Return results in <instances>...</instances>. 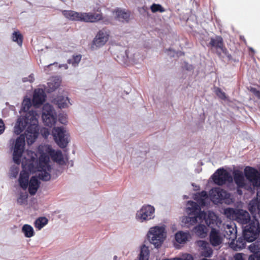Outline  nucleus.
<instances>
[{
    "label": "nucleus",
    "mask_w": 260,
    "mask_h": 260,
    "mask_svg": "<svg viewBox=\"0 0 260 260\" xmlns=\"http://www.w3.org/2000/svg\"><path fill=\"white\" fill-rule=\"evenodd\" d=\"M31 106L29 99L24 100L22 104L21 111L25 112V115L19 117L14 126V133L20 135L26 129L24 134H21L15 140L13 152L14 162L19 165L21 158L24 152L25 139L28 145L32 144L39 135L38 121L36 117L37 113L31 110L27 112Z\"/></svg>",
    "instance_id": "nucleus-1"
},
{
    "label": "nucleus",
    "mask_w": 260,
    "mask_h": 260,
    "mask_svg": "<svg viewBox=\"0 0 260 260\" xmlns=\"http://www.w3.org/2000/svg\"><path fill=\"white\" fill-rule=\"evenodd\" d=\"M194 200L197 201V203L192 201L187 202L186 212L188 215L195 214L198 220L200 221H205L207 213L204 211H201V208L208 205V194L206 191H202L195 195Z\"/></svg>",
    "instance_id": "nucleus-2"
},
{
    "label": "nucleus",
    "mask_w": 260,
    "mask_h": 260,
    "mask_svg": "<svg viewBox=\"0 0 260 260\" xmlns=\"http://www.w3.org/2000/svg\"><path fill=\"white\" fill-rule=\"evenodd\" d=\"M147 237L155 248H159L166 237L165 228L158 226L151 228L147 234Z\"/></svg>",
    "instance_id": "nucleus-3"
},
{
    "label": "nucleus",
    "mask_w": 260,
    "mask_h": 260,
    "mask_svg": "<svg viewBox=\"0 0 260 260\" xmlns=\"http://www.w3.org/2000/svg\"><path fill=\"white\" fill-rule=\"evenodd\" d=\"M49 157L44 153L41 154L39 158L38 171L39 178L43 181H49L51 179L50 172L52 170L51 166L49 164Z\"/></svg>",
    "instance_id": "nucleus-4"
},
{
    "label": "nucleus",
    "mask_w": 260,
    "mask_h": 260,
    "mask_svg": "<svg viewBox=\"0 0 260 260\" xmlns=\"http://www.w3.org/2000/svg\"><path fill=\"white\" fill-rule=\"evenodd\" d=\"M260 234V223L255 217L244 226L243 236L247 242H253Z\"/></svg>",
    "instance_id": "nucleus-5"
},
{
    "label": "nucleus",
    "mask_w": 260,
    "mask_h": 260,
    "mask_svg": "<svg viewBox=\"0 0 260 260\" xmlns=\"http://www.w3.org/2000/svg\"><path fill=\"white\" fill-rule=\"evenodd\" d=\"M237 232L236 228H232L229 224V247L235 251L240 250L245 247L246 240L240 237L237 239Z\"/></svg>",
    "instance_id": "nucleus-6"
},
{
    "label": "nucleus",
    "mask_w": 260,
    "mask_h": 260,
    "mask_svg": "<svg viewBox=\"0 0 260 260\" xmlns=\"http://www.w3.org/2000/svg\"><path fill=\"white\" fill-rule=\"evenodd\" d=\"M42 118L45 125L51 127L56 121V114L53 107L45 104L42 108Z\"/></svg>",
    "instance_id": "nucleus-7"
},
{
    "label": "nucleus",
    "mask_w": 260,
    "mask_h": 260,
    "mask_svg": "<svg viewBox=\"0 0 260 260\" xmlns=\"http://www.w3.org/2000/svg\"><path fill=\"white\" fill-rule=\"evenodd\" d=\"M53 137L56 143L61 148H66L69 143V135L63 127H55L53 129Z\"/></svg>",
    "instance_id": "nucleus-8"
},
{
    "label": "nucleus",
    "mask_w": 260,
    "mask_h": 260,
    "mask_svg": "<svg viewBox=\"0 0 260 260\" xmlns=\"http://www.w3.org/2000/svg\"><path fill=\"white\" fill-rule=\"evenodd\" d=\"M246 178L254 187H260V173L254 168L247 166L244 170Z\"/></svg>",
    "instance_id": "nucleus-9"
},
{
    "label": "nucleus",
    "mask_w": 260,
    "mask_h": 260,
    "mask_svg": "<svg viewBox=\"0 0 260 260\" xmlns=\"http://www.w3.org/2000/svg\"><path fill=\"white\" fill-rule=\"evenodd\" d=\"M208 199L215 204L221 203L223 200H225L226 203L228 192L219 187H214L210 190Z\"/></svg>",
    "instance_id": "nucleus-10"
},
{
    "label": "nucleus",
    "mask_w": 260,
    "mask_h": 260,
    "mask_svg": "<svg viewBox=\"0 0 260 260\" xmlns=\"http://www.w3.org/2000/svg\"><path fill=\"white\" fill-rule=\"evenodd\" d=\"M154 211L155 209L153 206L150 205L143 206L136 213V218L141 222L151 219L154 217Z\"/></svg>",
    "instance_id": "nucleus-11"
},
{
    "label": "nucleus",
    "mask_w": 260,
    "mask_h": 260,
    "mask_svg": "<svg viewBox=\"0 0 260 260\" xmlns=\"http://www.w3.org/2000/svg\"><path fill=\"white\" fill-rule=\"evenodd\" d=\"M234 213L235 220L242 224H245L249 223L250 220V216L249 213L242 209L234 210L233 209L229 208V215Z\"/></svg>",
    "instance_id": "nucleus-12"
},
{
    "label": "nucleus",
    "mask_w": 260,
    "mask_h": 260,
    "mask_svg": "<svg viewBox=\"0 0 260 260\" xmlns=\"http://www.w3.org/2000/svg\"><path fill=\"white\" fill-rule=\"evenodd\" d=\"M210 179L214 184L222 185L228 181V171L223 168H219L211 176Z\"/></svg>",
    "instance_id": "nucleus-13"
},
{
    "label": "nucleus",
    "mask_w": 260,
    "mask_h": 260,
    "mask_svg": "<svg viewBox=\"0 0 260 260\" xmlns=\"http://www.w3.org/2000/svg\"><path fill=\"white\" fill-rule=\"evenodd\" d=\"M207 46L211 49H215L219 55H221L222 53L226 54V49L223 47V39L220 36H216L211 38Z\"/></svg>",
    "instance_id": "nucleus-14"
},
{
    "label": "nucleus",
    "mask_w": 260,
    "mask_h": 260,
    "mask_svg": "<svg viewBox=\"0 0 260 260\" xmlns=\"http://www.w3.org/2000/svg\"><path fill=\"white\" fill-rule=\"evenodd\" d=\"M109 36L105 29L100 30L93 40V45L98 47L103 46L108 40Z\"/></svg>",
    "instance_id": "nucleus-15"
},
{
    "label": "nucleus",
    "mask_w": 260,
    "mask_h": 260,
    "mask_svg": "<svg viewBox=\"0 0 260 260\" xmlns=\"http://www.w3.org/2000/svg\"><path fill=\"white\" fill-rule=\"evenodd\" d=\"M248 249L253 253L249 256L248 260H260V238L251 244Z\"/></svg>",
    "instance_id": "nucleus-16"
},
{
    "label": "nucleus",
    "mask_w": 260,
    "mask_h": 260,
    "mask_svg": "<svg viewBox=\"0 0 260 260\" xmlns=\"http://www.w3.org/2000/svg\"><path fill=\"white\" fill-rule=\"evenodd\" d=\"M39 179L41 180L39 177V175L31 177L28 185V192L31 196L35 195L40 187L41 182Z\"/></svg>",
    "instance_id": "nucleus-17"
},
{
    "label": "nucleus",
    "mask_w": 260,
    "mask_h": 260,
    "mask_svg": "<svg viewBox=\"0 0 260 260\" xmlns=\"http://www.w3.org/2000/svg\"><path fill=\"white\" fill-rule=\"evenodd\" d=\"M46 95L42 88H38L34 91L33 102L35 105L39 106L45 101Z\"/></svg>",
    "instance_id": "nucleus-18"
},
{
    "label": "nucleus",
    "mask_w": 260,
    "mask_h": 260,
    "mask_svg": "<svg viewBox=\"0 0 260 260\" xmlns=\"http://www.w3.org/2000/svg\"><path fill=\"white\" fill-rule=\"evenodd\" d=\"M115 19L122 23H128L130 20V12L124 10L117 9L114 12Z\"/></svg>",
    "instance_id": "nucleus-19"
},
{
    "label": "nucleus",
    "mask_w": 260,
    "mask_h": 260,
    "mask_svg": "<svg viewBox=\"0 0 260 260\" xmlns=\"http://www.w3.org/2000/svg\"><path fill=\"white\" fill-rule=\"evenodd\" d=\"M81 21L85 22H95L102 19L101 13H83Z\"/></svg>",
    "instance_id": "nucleus-20"
},
{
    "label": "nucleus",
    "mask_w": 260,
    "mask_h": 260,
    "mask_svg": "<svg viewBox=\"0 0 260 260\" xmlns=\"http://www.w3.org/2000/svg\"><path fill=\"white\" fill-rule=\"evenodd\" d=\"M234 180L237 187L246 188L247 185L242 172L239 171H235L234 173Z\"/></svg>",
    "instance_id": "nucleus-21"
},
{
    "label": "nucleus",
    "mask_w": 260,
    "mask_h": 260,
    "mask_svg": "<svg viewBox=\"0 0 260 260\" xmlns=\"http://www.w3.org/2000/svg\"><path fill=\"white\" fill-rule=\"evenodd\" d=\"M62 13L66 18L70 20L81 21L83 13H79L72 10H63Z\"/></svg>",
    "instance_id": "nucleus-22"
},
{
    "label": "nucleus",
    "mask_w": 260,
    "mask_h": 260,
    "mask_svg": "<svg viewBox=\"0 0 260 260\" xmlns=\"http://www.w3.org/2000/svg\"><path fill=\"white\" fill-rule=\"evenodd\" d=\"M248 209L254 217L257 215L260 216V201L252 200L248 204Z\"/></svg>",
    "instance_id": "nucleus-23"
},
{
    "label": "nucleus",
    "mask_w": 260,
    "mask_h": 260,
    "mask_svg": "<svg viewBox=\"0 0 260 260\" xmlns=\"http://www.w3.org/2000/svg\"><path fill=\"white\" fill-rule=\"evenodd\" d=\"M217 219L218 217L214 212L209 211L205 222L208 226L213 229L214 226L217 224Z\"/></svg>",
    "instance_id": "nucleus-24"
},
{
    "label": "nucleus",
    "mask_w": 260,
    "mask_h": 260,
    "mask_svg": "<svg viewBox=\"0 0 260 260\" xmlns=\"http://www.w3.org/2000/svg\"><path fill=\"white\" fill-rule=\"evenodd\" d=\"M19 186L23 190H25L28 187L29 180V175L27 172H21L18 179Z\"/></svg>",
    "instance_id": "nucleus-25"
},
{
    "label": "nucleus",
    "mask_w": 260,
    "mask_h": 260,
    "mask_svg": "<svg viewBox=\"0 0 260 260\" xmlns=\"http://www.w3.org/2000/svg\"><path fill=\"white\" fill-rule=\"evenodd\" d=\"M61 80L58 77L53 78L48 83V87L47 89L48 93H51L56 90L60 86Z\"/></svg>",
    "instance_id": "nucleus-26"
},
{
    "label": "nucleus",
    "mask_w": 260,
    "mask_h": 260,
    "mask_svg": "<svg viewBox=\"0 0 260 260\" xmlns=\"http://www.w3.org/2000/svg\"><path fill=\"white\" fill-rule=\"evenodd\" d=\"M188 236V233L179 231L175 234V238L178 243L182 244L186 242V241H187Z\"/></svg>",
    "instance_id": "nucleus-27"
},
{
    "label": "nucleus",
    "mask_w": 260,
    "mask_h": 260,
    "mask_svg": "<svg viewBox=\"0 0 260 260\" xmlns=\"http://www.w3.org/2000/svg\"><path fill=\"white\" fill-rule=\"evenodd\" d=\"M210 242L213 246H217L221 243L222 239L218 233H211L210 235Z\"/></svg>",
    "instance_id": "nucleus-28"
},
{
    "label": "nucleus",
    "mask_w": 260,
    "mask_h": 260,
    "mask_svg": "<svg viewBox=\"0 0 260 260\" xmlns=\"http://www.w3.org/2000/svg\"><path fill=\"white\" fill-rule=\"evenodd\" d=\"M22 232L24 234V236L27 238L32 237L35 234L33 228L27 224H25L23 225L22 228Z\"/></svg>",
    "instance_id": "nucleus-29"
},
{
    "label": "nucleus",
    "mask_w": 260,
    "mask_h": 260,
    "mask_svg": "<svg viewBox=\"0 0 260 260\" xmlns=\"http://www.w3.org/2000/svg\"><path fill=\"white\" fill-rule=\"evenodd\" d=\"M56 104L58 105L59 108H65L68 107V101L69 102V100L68 97H64L63 96H58L56 99Z\"/></svg>",
    "instance_id": "nucleus-30"
},
{
    "label": "nucleus",
    "mask_w": 260,
    "mask_h": 260,
    "mask_svg": "<svg viewBox=\"0 0 260 260\" xmlns=\"http://www.w3.org/2000/svg\"><path fill=\"white\" fill-rule=\"evenodd\" d=\"M149 250L148 247L143 245L139 254V260H149Z\"/></svg>",
    "instance_id": "nucleus-31"
},
{
    "label": "nucleus",
    "mask_w": 260,
    "mask_h": 260,
    "mask_svg": "<svg viewBox=\"0 0 260 260\" xmlns=\"http://www.w3.org/2000/svg\"><path fill=\"white\" fill-rule=\"evenodd\" d=\"M51 156L52 160L58 164H61V162L63 161V157L62 153L61 151L59 150L55 152L54 150L52 151Z\"/></svg>",
    "instance_id": "nucleus-32"
},
{
    "label": "nucleus",
    "mask_w": 260,
    "mask_h": 260,
    "mask_svg": "<svg viewBox=\"0 0 260 260\" xmlns=\"http://www.w3.org/2000/svg\"><path fill=\"white\" fill-rule=\"evenodd\" d=\"M48 222V219L45 217H40L35 221V226L38 230H41Z\"/></svg>",
    "instance_id": "nucleus-33"
},
{
    "label": "nucleus",
    "mask_w": 260,
    "mask_h": 260,
    "mask_svg": "<svg viewBox=\"0 0 260 260\" xmlns=\"http://www.w3.org/2000/svg\"><path fill=\"white\" fill-rule=\"evenodd\" d=\"M12 40L14 42H16L19 46H21L23 41V36L19 31H14L13 33Z\"/></svg>",
    "instance_id": "nucleus-34"
},
{
    "label": "nucleus",
    "mask_w": 260,
    "mask_h": 260,
    "mask_svg": "<svg viewBox=\"0 0 260 260\" xmlns=\"http://www.w3.org/2000/svg\"><path fill=\"white\" fill-rule=\"evenodd\" d=\"M205 229V226L203 224H199L198 226H196L194 228L195 232L196 233V234L202 237H205V235H206Z\"/></svg>",
    "instance_id": "nucleus-35"
},
{
    "label": "nucleus",
    "mask_w": 260,
    "mask_h": 260,
    "mask_svg": "<svg viewBox=\"0 0 260 260\" xmlns=\"http://www.w3.org/2000/svg\"><path fill=\"white\" fill-rule=\"evenodd\" d=\"M150 9L152 13H162L165 11V9L161 6V5L154 3L151 6Z\"/></svg>",
    "instance_id": "nucleus-36"
},
{
    "label": "nucleus",
    "mask_w": 260,
    "mask_h": 260,
    "mask_svg": "<svg viewBox=\"0 0 260 260\" xmlns=\"http://www.w3.org/2000/svg\"><path fill=\"white\" fill-rule=\"evenodd\" d=\"M81 59V55H73L71 58L68 60V62L69 63H72L73 66L76 67L80 61Z\"/></svg>",
    "instance_id": "nucleus-37"
},
{
    "label": "nucleus",
    "mask_w": 260,
    "mask_h": 260,
    "mask_svg": "<svg viewBox=\"0 0 260 260\" xmlns=\"http://www.w3.org/2000/svg\"><path fill=\"white\" fill-rule=\"evenodd\" d=\"M213 250L212 248L209 246L208 247L201 250V254L205 257H210L212 256Z\"/></svg>",
    "instance_id": "nucleus-38"
},
{
    "label": "nucleus",
    "mask_w": 260,
    "mask_h": 260,
    "mask_svg": "<svg viewBox=\"0 0 260 260\" xmlns=\"http://www.w3.org/2000/svg\"><path fill=\"white\" fill-rule=\"evenodd\" d=\"M215 92L216 94L221 99L224 100L226 98L225 93L223 92L219 88H215Z\"/></svg>",
    "instance_id": "nucleus-39"
},
{
    "label": "nucleus",
    "mask_w": 260,
    "mask_h": 260,
    "mask_svg": "<svg viewBox=\"0 0 260 260\" xmlns=\"http://www.w3.org/2000/svg\"><path fill=\"white\" fill-rule=\"evenodd\" d=\"M28 195L26 193L21 192L19 197L17 199V203L20 205H22L27 198Z\"/></svg>",
    "instance_id": "nucleus-40"
},
{
    "label": "nucleus",
    "mask_w": 260,
    "mask_h": 260,
    "mask_svg": "<svg viewBox=\"0 0 260 260\" xmlns=\"http://www.w3.org/2000/svg\"><path fill=\"white\" fill-rule=\"evenodd\" d=\"M198 245L201 248V250L208 247L210 244L208 242L204 240H199L197 241Z\"/></svg>",
    "instance_id": "nucleus-41"
},
{
    "label": "nucleus",
    "mask_w": 260,
    "mask_h": 260,
    "mask_svg": "<svg viewBox=\"0 0 260 260\" xmlns=\"http://www.w3.org/2000/svg\"><path fill=\"white\" fill-rule=\"evenodd\" d=\"M58 120L61 123L66 124L67 122V115L63 113H60L58 115Z\"/></svg>",
    "instance_id": "nucleus-42"
},
{
    "label": "nucleus",
    "mask_w": 260,
    "mask_h": 260,
    "mask_svg": "<svg viewBox=\"0 0 260 260\" xmlns=\"http://www.w3.org/2000/svg\"><path fill=\"white\" fill-rule=\"evenodd\" d=\"M165 52L171 57H174L176 56V51L171 48L167 49Z\"/></svg>",
    "instance_id": "nucleus-43"
},
{
    "label": "nucleus",
    "mask_w": 260,
    "mask_h": 260,
    "mask_svg": "<svg viewBox=\"0 0 260 260\" xmlns=\"http://www.w3.org/2000/svg\"><path fill=\"white\" fill-rule=\"evenodd\" d=\"M250 91L259 100H260V91L254 87H251Z\"/></svg>",
    "instance_id": "nucleus-44"
},
{
    "label": "nucleus",
    "mask_w": 260,
    "mask_h": 260,
    "mask_svg": "<svg viewBox=\"0 0 260 260\" xmlns=\"http://www.w3.org/2000/svg\"><path fill=\"white\" fill-rule=\"evenodd\" d=\"M182 222L184 223L185 224H186L187 226L191 225L190 216L189 215L188 216L183 217L182 219Z\"/></svg>",
    "instance_id": "nucleus-45"
},
{
    "label": "nucleus",
    "mask_w": 260,
    "mask_h": 260,
    "mask_svg": "<svg viewBox=\"0 0 260 260\" xmlns=\"http://www.w3.org/2000/svg\"><path fill=\"white\" fill-rule=\"evenodd\" d=\"M190 217L191 225H193L198 222V219L195 214L189 215Z\"/></svg>",
    "instance_id": "nucleus-46"
},
{
    "label": "nucleus",
    "mask_w": 260,
    "mask_h": 260,
    "mask_svg": "<svg viewBox=\"0 0 260 260\" xmlns=\"http://www.w3.org/2000/svg\"><path fill=\"white\" fill-rule=\"evenodd\" d=\"M11 176L14 178H16L18 173V169L16 167L11 168Z\"/></svg>",
    "instance_id": "nucleus-47"
},
{
    "label": "nucleus",
    "mask_w": 260,
    "mask_h": 260,
    "mask_svg": "<svg viewBox=\"0 0 260 260\" xmlns=\"http://www.w3.org/2000/svg\"><path fill=\"white\" fill-rule=\"evenodd\" d=\"M42 135L43 137L47 138L50 134V132L47 128H43L41 131Z\"/></svg>",
    "instance_id": "nucleus-48"
},
{
    "label": "nucleus",
    "mask_w": 260,
    "mask_h": 260,
    "mask_svg": "<svg viewBox=\"0 0 260 260\" xmlns=\"http://www.w3.org/2000/svg\"><path fill=\"white\" fill-rule=\"evenodd\" d=\"M183 68L188 71H191L193 70L192 66L186 62H184Z\"/></svg>",
    "instance_id": "nucleus-49"
},
{
    "label": "nucleus",
    "mask_w": 260,
    "mask_h": 260,
    "mask_svg": "<svg viewBox=\"0 0 260 260\" xmlns=\"http://www.w3.org/2000/svg\"><path fill=\"white\" fill-rule=\"evenodd\" d=\"M234 259L235 260H245L243 257V254L240 253H236L234 255Z\"/></svg>",
    "instance_id": "nucleus-50"
},
{
    "label": "nucleus",
    "mask_w": 260,
    "mask_h": 260,
    "mask_svg": "<svg viewBox=\"0 0 260 260\" xmlns=\"http://www.w3.org/2000/svg\"><path fill=\"white\" fill-rule=\"evenodd\" d=\"M5 129V124L2 119H0V135L3 133Z\"/></svg>",
    "instance_id": "nucleus-51"
},
{
    "label": "nucleus",
    "mask_w": 260,
    "mask_h": 260,
    "mask_svg": "<svg viewBox=\"0 0 260 260\" xmlns=\"http://www.w3.org/2000/svg\"><path fill=\"white\" fill-rule=\"evenodd\" d=\"M184 55V52H182L180 51H176V55L177 57H180V56Z\"/></svg>",
    "instance_id": "nucleus-52"
},
{
    "label": "nucleus",
    "mask_w": 260,
    "mask_h": 260,
    "mask_svg": "<svg viewBox=\"0 0 260 260\" xmlns=\"http://www.w3.org/2000/svg\"><path fill=\"white\" fill-rule=\"evenodd\" d=\"M29 81L30 82H33V81H34V78H33V77H32V74H31V75H30L29 76Z\"/></svg>",
    "instance_id": "nucleus-53"
},
{
    "label": "nucleus",
    "mask_w": 260,
    "mask_h": 260,
    "mask_svg": "<svg viewBox=\"0 0 260 260\" xmlns=\"http://www.w3.org/2000/svg\"><path fill=\"white\" fill-rule=\"evenodd\" d=\"M223 213H224V215L228 217V208L224 209Z\"/></svg>",
    "instance_id": "nucleus-54"
},
{
    "label": "nucleus",
    "mask_w": 260,
    "mask_h": 260,
    "mask_svg": "<svg viewBox=\"0 0 260 260\" xmlns=\"http://www.w3.org/2000/svg\"><path fill=\"white\" fill-rule=\"evenodd\" d=\"M241 188H238L237 187V192L239 194L241 195L242 194V191L241 189Z\"/></svg>",
    "instance_id": "nucleus-55"
},
{
    "label": "nucleus",
    "mask_w": 260,
    "mask_h": 260,
    "mask_svg": "<svg viewBox=\"0 0 260 260\" xmlns=\"http://www.w3.org/2000/svg\"><path fill=\"white\" fill-rule=\"evenodd\" d=\"M233 181V178L231 175L229 174V183L232 182Z\"/></svg>",
    "instance_id": "nucleus-56"
},
{
    "label": "nucleus",
    "mask_w": 260,
    "mask_h": 260,
    "mask_svg": "<svg viewBox=\"0 0 260 260\" xmlns=\"http://www.w3.org/2000/svg\"><path fill=\"white\" fill-rule=\"evenodd\" d=\"M127 53H128V50H125L124 51V55H125V57H126V58H128Z\"/></svg>",
    "instance_id": "nucleus-57"
},
{
    "label": "nucleus",
    "mask_w": 260,
    "mask_h": 260,
    "mask_svg": "<svg viewBox=\"0 0 260 260\" xmlns=\"http://www.w3.org/2000/svg\"><path fill=\"white\" fill-rule=\"evenodd\" d=\"M29 81V80H28L27 78H23L22 79V81H23V82H26V81Z\"/></svg>",
    "instance_id": "nucleus-58"
},
{
    "label": "nucleus",
    "mask_w": 260,
    "mask_h": 260,
    "mask_svg": "<svg viewBox=\"0 0 260 260\" xmlns=\"http://www.w3.org/2000/svg\"><path fill=\"white\" fill-rule=\"evenodd\" d=\"M240 39H241V40H243V41H244V43H245V44L246 43V40H245V39H244V37H242V36H241V37H240Z\"/></svg>",
    "instance_id": "nucleus-59"
},
{
    "label": "nucleus",
    "mask_w": 260,
    "mask_h": 260,
    "mask_svg": "<svg viewBox=\"0 0 260 260\" xmlns=\"http://www.w3.org/2000/svg\"><path fill=\"white\" fill-rule=\"evenodd\" d=\"M55 63H54L53 64L52 63H50V64H49L48 66H46V68H49L50 66H52V64H55Z\"/></svg>",
    "instance_id": "nucleus-60"
},
{
    "label": "nucleus",
    "mask_w": 260,
    "mask_h": 260,
    "mask_svg": "<svg viewBox=\"0 0 260 260\" xmlns=\"http://www.w3.org/2000/svg\"><path fill=\"white\" fill-rule=\"evenodd\" d=\"M117 256H114V260H117Z\"/></svg>",
    "instance_id": "nucleus-61"
},
{
    "label": "nucleus",
    "mask_w": 260,
    "mask_h": 260,
    "mask_svg": "<svg viewBox=\"0 0 260 260\" xmlns=\"http://www.w3.org/2000/svg\"><path fill=\"white\" fill-rule=\"evenodd\" d=\"M230 57H231V56H230V55H229V56H228L229 60H230Z\"/></svg>",
    "instance_id": "nucleus-62"
},
{
    "label": "nucleus",
    "mask_w": 260,
    "mask_h": 260,
    "mask_svg": "<svg viewBox=\"0 0 260 260\" xmlns=\"http://www.w3.org/2000/svg\"><path fill=\"white\" fill-rule=\"evenodd\" d=\"M228 196H229V198H230V194L229 193L228 194Z\"/></svg>",
    "instance_id": "nucleus-63"
}]
</instances>
